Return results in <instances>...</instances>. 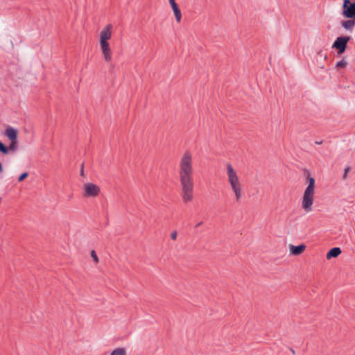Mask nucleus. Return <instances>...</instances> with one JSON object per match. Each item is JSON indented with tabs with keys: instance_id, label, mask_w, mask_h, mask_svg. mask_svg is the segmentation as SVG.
I'll use <instances>...</instances> for the list:
<instances>
[{
	"instance_id": "obj_12",
	"label": "nucleus",
	"mask_w": 355,
	"mask_h": 355,
	"mask_svg": "<svg viewBox=\"0 0 355 355\" xmlns=\"http://www.w3.org/2000/svg\"><path fill=\"white\" fill-rule=\"evenodd\" d=\"M342 251L340 248L334 247L329 250L327 253L326 257L327 259H331V258H336L338 257L341 254Z\"/></svg>"
},
{
	"instance_id": "obj_3",
	"label": "nucleus",
	"mask_w": 355,
	"mask_h": 355,
	"mask_svg": "<svg viewBox=\"0 0 355 355\" xmlns=\"http://www.w3.org/2000/svg\"><path fill=\"white\" fill-rule=\"evenodd\" d=\"M350 38L349 36H340L334 41L331 47L337 50L336 57H339L345 53Z\"/></svg>"
},
{
	"instance_id": "obj_16",
	"label": "nucleus",
	"mask_w": 355,
	"mask_h": 355,
	"mask_svg": "<svg viewBox=\"0 0 355 355\" xmlns=\"http://www.w3.org/2000/svg\"><path fill=\"white\" fill-rule=\"evenodd\" d=\"M110 355H126V352L124 348L119 347L114 349Z\"/></svg>"
},
{
	"instance_id": "obj_2",
	"label": "nucleus",
	"mask_w": 355,
	"mask_h": 355,
	"mask_svg": "<svg viewBox=\"0 0 355 355\" xmlns=\"http://www.w3.org/2000/svg\"><path fill=\"white\" fill-rule=\"evenodd\" d=\"M227 173L228 175V181L235 193L236 200H239L241 197V185L239 182V178L236 175V173L230 163L227 165Z\"/></svg>"
},
{
	"instance_id": "obj_15",
	"label": "nucleus",
	"mask_w": 355,
	"mask_h": 355,
	"mask_svg": "<svg viewBox=\"0 0 355 355\" xmlns=\"http://www.w3.org/2000/svg\"><path fill=\"white\" fill-rule=\"evenodd\" d=\"M7 148H8V152L9 151L15 152L18 148L17 139L10 141V144L9 146H7Z\"/></svg>"
},
{
	"instance_id": "obj_6",
	"label": "nucleus",
	"mask_w": 355,
	"mask_h": 355,
	"mask_svg": "<svg viewBox=\"0 0 355 355\" xmlns=\"http://www.w3.org/2000/svg\"><path fill=\"white\" fill-rule=\"evenodd\" d=\"M85 196L96 197L100 193V188L94 183H87L84 186Z\"/></svg>"
},
{
	"instance_id": "obj_20",
	"label": "nucleus",
	"mask_w": 355,
	"mask_h": 355,
	"mask_svg": "<svg viewBox=\"0 0 355 355\" xmlns=\"http://www.w3.org/2000/svg\"><path fill=\"white\" fill-rule=\"evenodd\" d=\"M90 254H91V257H92V259H94V261H95V263H97L99 260H98V258L97 257V254H96L95 250H92L91 251Z\"/></svg>"
},
{
	"instance_id": "obj_26",
	"label": "nucleus",
	"mask_w": 355,
	"mask_h": 355,
	"mask_svg": "<svg viewBox=\"0 0 355 355\" xmlns=\"http://www.w3.org/2000/svg\"><path fill=\"white\" fill-rule=\"evenodd\" d=\"M202 224V222H200V223H197V224L196 225L195 227H200Z\"/></svg>"
},
{
	"instance_id": "obj_1",
	"label": "nucleus",
	"mask_w": 355,
	"mask_h": 355,
	"mask_svg": "<svg viewBox=\"0 0 355 355\" xmlns=\"http://www.w3.org/2000/svg\"><path fill=\"white\" fill-rule=\"evenodd\" d=\"M192 173V157L189 152L186 151L181 158L179 171L182 198L184 202L190 201L193 198Z\"/></svg>"
},
{
	"instance_id": "obj_24",
	"label": "nucleus",
	"mask_w": 355,
	"mask_h": 355,
	"mask_svg": "<svg viewBox=\"0 0 355 355\" xmlns=\"http://www.w3.org/2000/svg\"><path fill=\"white\" fill-rule=\"evenodd\" d=\"M315 144L317 145L321 144H322V141H315Z\"/></svg>"
},
{
	"instance_id": "obj_4",
	"label": "nucleus",
	"mask_w": 355,
	"mask_h": 355,
	"mask_svg": "<svg viewBox=\"0 0 355 355\" xmlns=\"http://www.w3.org/2000/svg\"><path fill=\"white\" fill-rule=\"evenodd\" d=\"M315 191L305 190L302 196V207L306 211L312 210Z\"/></svg>"
},
{
	"instance_id": "obj_28",
	"label": "nucleus",
	"mask_w": 355,
	"mask_h": 355,
	"mask_svg": "<svg viewBox=\"0 0 355 355\" xmlns=\"http://www.w3.org/2000/svg\"><path fill=\"white\" fill-rule=\"evenodd\" d=\"M169 3H172L175 1V0H168Z\"/></svg>"
},
{
	"instance_id": "obj_18",
	"label": "nucleus",
	"mask_w": 355,
	"mask_h": 355,
	"mask_svg": "<svg viewBox=\"0 0 355 355\" xmlns=\"http://www.w3.org/2000/svg\"><path fill=\"white\" fill-rule=\"evenodd\" d=\"M347 63L345 61V58H343V59L341 60L338 61L336 63V67L337 68H345L347 66Z\"/></svg>"
},
{
	"instance_id": "obj_9",
	"label": "nucleus",
	"mask_w": 355,
	"mask_h": 355,
	"mask_svg": "<svg viewBox=\"0 0 355 355\" xmlns=\"http://www.w3.org/2000/svg\"><path fill=\"white\" fill-rule=\"evenodd\" d=\"M111 28L112 25L108 24L102 30L100 34V42H107L111 38Z\"/></svg>"
},
{
	"instance_id": "obj_17",
	"label": "nucleus",
	"mask_w": 355,
	"mask_h": 355,
	"mask_svg": "<svg viewBox=\"0 0 355 355\" xmlns=\"http://www.w3.org/2000/svg\"><path fill=\"white\" fill-rule=\"evenodd\" d=\"M0 152L3 155L8 154V148L0 141Z\"/></svg>"
},
{
	"instance_id": "obj_8",
	"label": "nucleus",
	"mask_w": 355,
	"mask_h": 355,
	"mask_svg": "<svg viewBox=\"0 0 355 355\" xmlns=\"http://www.w3.org/2000/svg\"><path fill=\"white\" fill-rule=\"evenodd\" d=\"M100 46L105 60L107 62H110L112 60V56L108 42H100Z\"/></svg>"
},
{
	"instance_id": "obj_23",
	"label": "nucleus",
	"mask_w": 355,
	"mask_h": 355,
	"mask_svg": "<svg viewBox=\"0 0 355 355\" xmlns=\"http://www.w3.org/2000/svg\"><path fill=\"white\" fill-rule=\"evenodd\" d=\"M83 174H84L83 164H82L81 170H80V175H83Z\"/></svg>"
},
{
	"instance_id": "obj_21",
	"label": "nucleus",
	"mask_w": 355,
	"mask_h": 355,
	"mask_svg": "<svg viewBox=\"0 0 355 355\" xmlns=\"http://www.w3.org/2000/svg\"><path fill=\"white\" fill-rule=\"evenodd\" d=\"M177 235H178V233L176 231H173L171 234V237L173 240H175L177 239Z\"/></svg>"
},
{
	"instance_id": "obj_22",
	"label": "nucleus",
	"mask_w": 355,
	"mask_h": 355,
	"mask_svg": "<svg viewBox=\"0 0 355 355\" xmlns=\"http://www.w3.org/2000/svg\"><path fill=\"white\" fill-rule=\"evenodd\" d=\"M349 171H350V167L347 166V167H346V168H345L344 172H345V173H347H347H349Z\"/></svg>"
},
{
	"instance_id": "obj_19",
	"label": "nucleus",
	"mask_w": 355,
	"mask_h": 355,
	"mask_svg": "<svg viewBox=\"0 0 355 355\" xmlns=\"http://www.w3.org/2000/svg\"><path fill=\"white\" fill-rule=\"evenodd\" d=\"M28 176V173L27 172L22 173L18 178L19 182H22Z\"/></svg>"
},
{
	"instance_id": "obj_10",
	"label": "nucleus",
	"mask_w": 355,
	"mask_h": 355,
	"mask_svg": "<svg viewBox=\"0 0 355 355\" xmlns=\"http://www.w3.org/2000/svg\"><path fill=\"white\" fill-rule=\"evenodd\" d=\"M306 249V245L304 244H300L298 245H290V252L293 255H300Z\"/></svg>"
},
{
	"instance_id": "obj_13",
	"label": "nucleus",
	"mask_w": 355,
	"mask_h": 355,
	"mask_svg": "<svg viewBox=\"0 0 355 355\" xmlns=\"http://www.w3.org/2000/svg\"><path fill=\"white\" fill-rule=\"evenodd\" d=\"M170 5L173 9L177 22H180L182 19V13L178 5L176 3L175 1L172 3H170Z\"/></svg>"
},
{
	"instance_id": "obj_7",
	"label": "nucleus",
	"mask_w": 355,
	"mask_h": 355,
	"mask_svg": "<svg viewBox=\"0 0 355 355\" xmlns=\"http://www.w3.org/2000/svg\"><path fill=\"white\" fill-rule=\"evenodd\" d=\"M304 174L306 177V182L308 184V186L305 190L315 191V178L311 176V173H310L309 170H308V169L304 170Z\"/></svg>"
},
{
	"instance_id": "obj_11",
	"label": "nucleus",
	"mask_w": 355,
	"mask_h": 355,
	"mask_svg": "<svg viewBox=\"0 0 355 355\" xmlns=\"http://www.w3.org/2000/svg\"><path fill=\"white\" fill-rule=\"evenodd\" d=\"M5 135L10 141L17 139L18 131L12 127H8L5 130Z\"/></svg>"
},
{
	"instance_id": "obj_14",
	"label": "nucleus",
	"mask_w": 355,
	"mask_h": 355,
	"mask_svg": "<svg viewBox=\"0 0 355 355\" xmlns=\"http://www.w3.org/2000/svg\"><path fill=\"white\" fill-rule=\"evenodd\" d=\"M342 26L347 31H352L355 25V19L342 21Z\"/></svg>"
},
{
	"instance_id": "obj_27",
	"label": "nucleus",
	"mask_w": 355,
	"mask_h": 355,
	"mask_svg": "<svg viewBox=\"0 0 355 355\" xmlns=\"http://www.w3.org/2000/svg\"><path fill=\"white\" fill-rule=\"evenodd\" d=\"M290 350L291 351V352H292L293 354H295V350H294L293 349L291 348V349H290Z\"/></svg>"
},
{
	"instance_id": "obj_5",
	"label": "nucleus",
	"mask_w": 355,
	"mask_h": 355,
	"mask_svg": "<svg viewBox=\"0 0 355 355\" xmlns=\"http://www.w3.org/2000/svg\"><path fill=\"white\" fill-rule=\"evenodd\" d=\"M342 14L346 18L355 19V1L343 0Z\"/></svg>"
},
{
	"instance_id": "obj_25",
	"label": "nucleus",
	"mask_w": 355,
	"mask_h": 355,
	"mask_svg": "<svg viewBox=\"0 0 355 355\" xmlns=\"http://www.w3.org/2000/svg\"><path fill=\"white\" fill-rule=\"evenodd\" d=\"M347 174L344 173L343 175V177H342L343 180H345L347 178Z\"/></svg>"
}]
</instances>
